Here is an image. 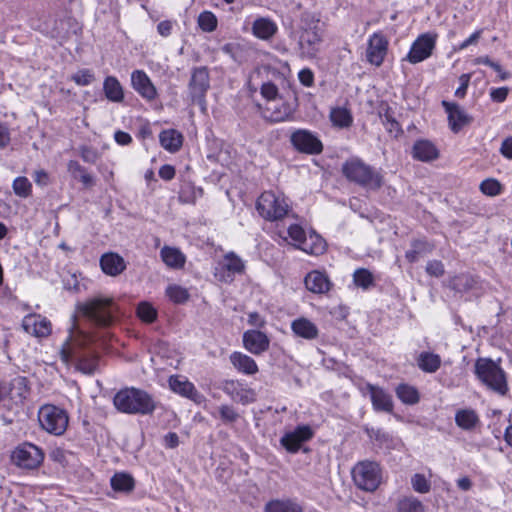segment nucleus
<instances>
[{"label": "nucleus", "mask_w": 512, "mask_h": 512, "mask_svg": "<svg viewBox=\"0 0 512 512\" xmlns=\"http://www.w3.org/2000/svg\"><path fill=\"white\" fill-rule=\"evenodd\" d=\"M113 403L122 413L139 415H150L157 406L152 395L134 387L118 391L113 398Z\"/></svg>", "instance_id": "1"}, {"label": "nucleus", "mask_w": 512, "mask_h": 512, "mask_svg": "<svg viewBox=\"0 0 512 512\" xmlns=\"http://www.w3.org/2000/svg\"><path fill=\"white\" fill-rule=\"evenodd\" d=\"M117 310L110 297L95 296L77 304L78 313L97 327H109L114 323Z\"/></svg>", "instance_id": "2"}, {"label": "nucleus", "mask_w": 512, "mask_h": 512, "mask_svg": "<svg viewBox=\"0 0 512 512\" xmlns=\"http://www.w3.org/2000/svg\"><path fill=\"white\" fill-rule=\"evenodd\" d=\"M477 378L494 393L505 396L509 390L505 371L500 365L489 359L479 358L475 363Z\"/></svg>", "instance_id": "3"}, {"label": "nucleus", "mask_w": 512, "mask_h": 512, "mask_svg": "<svg viewBox=\"0 0 512 512\" xmlns=\"http://www.w3.org/2000/svg\"><path fill=\"white\" fill-rule=\"evenodd\" d=\"M342 173L349 181L367 189L378 190L383 184V176L358 158L343 163Z\"/></svg>", "instance_id": "4"}, {"label": "nucleus", "mask_w": 512, "mask_h": 512, "mask_svg": "<svg viewBox=\"0 0 512 512\" xmlns=\"http://www.w3.org/2000/svg\"><path fill=\"white\" fill-rule=\"evenodd\" d=\"M352 479L355 485L366 492H374L382 482V470L375 461H359L352 468Z\"/></svg>", "instance_id": "5"}, {"label": "nucleus", "mask_w": 512, "mask_h": 512, "mask_svg": "<svg viewBox=\"0 0 512 512\" xmlns=\"http://www.w3.org/2000/svg\"><path fill=\"white\" fill-rule=\"evenodd\" d=\"M256 208L259 214L269 221L281 220L291 211L286 198L272 191H265L259 196Z\"/></svg>", "instance_id": "6"}, {"label": "nucleus", "mask_w": 512, "mask_h": 512, "mask_svg": "<svg viewBox=\"0 0 512 512\" xmlns=\"http://www.w3.org/2000/svg\"><path fill=\"white\" fill-rule=\"evenodd\" d=\"M38 421L43 430L49 434L60 436L68 427L67 412L55 405L45 404L38 411Z\"/></svg>", "instance_id": "7"}, {"label": "nucleus", "mask_w": 512, "mask_h": 512, "mask_svg": "<svg viewBox=\"0 0 512 512\" xmlns=\"http://www.w3.org/2000/svg\"><path fill=\"white\" fill-rule=\"evenodd\" d=\"M210 88L209 70L205 66L195 67L191 70L188 83V93L193 103L198 104L203 111L206 110V93Z\"/></svg>", "instance_id": "8"}, {"label": "nucleus", "mask_w": 512, "mask_h": 512, "mask_svg": "<svg viewBox=\"0 0 512 512\" xmlns=\"http://www.w3.org/2000/svg\"><path fill=\"white\" fill-rule=\"evenodd\" d=\"M44 456L45 454L41 448L25 442L13 450L11 460L19 468L34 470L42 464Z\"/></svg>", "instance_id": "9"}, {"label": "nucleus", "mask_w": 512, "mask_h": 512, "mask_svg": "<svg viewBox=\"0 0 512 512\" xmlns=\"http://www.w3.org/2000/svg\"><path fill=\"white\" fill-rule=\"evenodd\" d=\"M290 141L294 148L306 154H319L323 150L321 141L310 131L299 129L291 134Z\"/></svg>", "instance_id": "10"}, {"label": "nucleus", "mask_w": 512, "mask_h": 512, "mask_svg": "<svg viewBox=\"0 0 512 512\" xmlns=\"http://www.w3.org/2000/svg\"><path fill=\"white\" fill-rule=\"evenodd\" d=\"M61 360L68 364L73 358L76 359V368L84 374H92L98 365V356L90 351L74 354L69 347H63L60 351Z\"/></svg>", "instance_id": "11"}, {"label": "nucleus", "mask_w": 512, "mask_h": 512, "mask_svg": "<svg viewBox=\"0 0 512 512\" xmlns=\"http://www.w3.org/2000/svg\"><path fill=\"white\" fill-rule=\"evenodd\" d=\"M388 40L381 33H374L368 40L366 60L374 65L381 66L388 51Z\"/></svg>", "instance_id": "12"}, {"label": "nucleus", "mask_w": 512, "mask_h": 512, "mask_svg": "<svg viewBox=\"0 0 512 512\" xmlns=\"http://www.w3.org/2000/svg\"><path fill=\"white\" fill-rule=\"evenodd\" d=\"M435 47V37L424 34L416 39L406 56V60L412 64H416L427 59Z\"/></svg>", "instance_id": "13"}, {"label": "nucleus", "mask_w": 512, "mask_h": 512, "mask_svg": "<svg viewBox=\"0 0 512 512\" xmlns=\"http://www.w3.org/2000/svg\"><path fill=\"white\" fill-rule=\"evenodd\" d=\"M220 266V271L216 272L215 275L224 282H231L234 275L243 274L245 271L244 261L234 252L225 254Z\"/></svg>", "instance_id": "14"}, {"label": "nucleus", "mask_w": 512, "mask_h": 512, "mask_svg": "<svg viewBox=\"0 0 512 512\" xmlns=\"http://www.w3.org/2000/svg\"><path fill=\"white\" fill-rule=\"evenodd\" d=\"M321 41L322 35L318 31L317 27L305 29L301 33L298 43L300 55L308 59L316 57Z\"/></svg>", "instance_id": "15"}, {"label": "nucleus", "mask_w": 512, "mask_h": 512, "mask_svg": "<svg viewBox=\"0 0 512 512\" xmlns=\"http://www.w3.org/2000/svg\"><path fill=\"white\" fill-rule=\"evenodd\" d=\"M442 106L448 114L449 127L454 133H458L464 126L472 122V117L457 103L442 101Z\"/></svg>", "instance_id": "16"}, {"label": "nucleus", "mask_w": 512, "mask_h": 512, "mask_svg": "<svg viewBox=\"0 0 512 512\" xmlns=\"http://www.w3.org/2000/svg\"><path fill=\"white\" fill-rule=\"evenodd\" d=\"M313 437L312 429L307 426H298L295 430L286 433L281 439V445L290 453L299 451L302 443Z\"/></svg>", "instance_id": "17"}, {"label": "nucleus", "mask_w": 512, "mask_h": 512, "mask_svg": "<svg viewBox=\"0 0 512 512\" xmlns=\"http://www.w3.org/2000/svg\"><path fill=\"white\" fill-rule=\"evenodd\" d=\"M133 89L145 100L153 101L157 97V89L143 70H135L131 74Z\"/></svg>", "instance_id": "18"}, {"label": "nucleus", "mask_w": 512, "mask_h": 512, "mask_svg": "<svg viewBox=\"0 0 512 512\" xmlns=\"http://www.w3.org/2000/svg\"><path fill=\"white\" fill-rule=\"evenodd\" d=\"M294 113V107L283 97L267 103L265 117L271 122L289 120Z\"/></svg>", "instance_id": "19"}, {"label": "nucleus", "mask_w": 512, "mask_h": 512, "mask_svg": "<svg viewBox=\"0 0 512 512\" xmlns=\"http://www.w3.org/2000/svg\"><path fill=\"white\" fill-rule=\"evenodd\" d=\"M244 347L254 355H260L269 349L268 336L259 330H248L243 334Z\"/></svg>", "instance_id": "20"}, {"label": "nucleus", "mask_w": 512, "mask_h": 512, "mask_svg": "<svg viewBox=\"0 0 512 512\" xmlns=\"http://www.w3.org/2000/svg\"><path fill=\"white\" fill-rule=\"evenodd\" d=\"M22 327L28 334L36 337H46L51 333V323L45 317L29 314L23 318Z\"/></svg>", "instance_id": "21"}, {"label": "nucleus", "mask_w": 512, "mask_h": 512, "mask_svg": "<svg viewBox=\"0 0 512 512\" xmlns=\"http://www.w3.org/2000/svg\"><path fill=\"white\" fill-rule=\"evenodd\" d=\"M169 385L174 392L194 401L197 404H201L205 400L203 394H201L195 388L194 384L188 380L181 379L178 376H172L170 377Z\"/></svg>", "instance_id": "22"}, {"label": "nucleus", "mask_w": 512, "mask_h": 512, "mask_svg": "<svg viewBox=\"0 0 512 512\" xmlns=\"http://www.w3.org/2000/svg\"><path fill=\"white\" fill-rule=\"evenodd\" d=\"M278 31L276 23L267 17H259L252 24V34L261 40L272 39Z\"/></svg>", "instance_id": "23"}, {"label": "nucleus", "mask_w": 512, "mask_h": 512, "mask_svg": "<svg viewBox=\"0 0 512 512\" xmlns=\"http://www.w3.org/2000/svg\"><path fill=\"white\" fill-rule=\"evenodd\" d=\"M291 330L297 337L306 340H314L319 335L317 326L305 317H300L292 321Z\"/></svg>", "instance_id": "24"}, {"label": "nucleus", "mask_w": 512, "mask_h": 512, "mask_svg": "<svg viewBox=\"0 0 512 512\" xmlns=\"http://www.w3.org/2000/svg\"><path fill=\"white\" fill-rule=\"evenodd\" d=\"M102 271L110 276H117L126 269L124 259L116 253H106L100 259Z\"/></svg>", "instance_id": "25"}, {"label": "nucleus", "mask_w": 512, "mask_h": 512, "mask_svg": "<svg viewBox=\"0 0 512 512\" xmlns=\"http://www.w3.org/2000/svg\"><path fill=\"white\" fill-rule=\"evenodd\" d=\"M412 155L414 159L429 162L437 159L439 153L432 142L428 140H418L413 145Z\"/></svg>", "instance_id": "26"}, {"label": "nucleus", "mask_w": 512, "mask_h": 512, "mask_svg": "<svg viewBox=\"0 0 512 512\" xmlns=\"http://www.w3.org/2000/svg\"><path fill=\"white\" fill-rule=\"evenodd\" d=\"M305 286L313 293L322 294L330 290L331 282L325 274L312 271L305 277Z\"/></svg>", "instance_id": "27"}, {"label": "nucleus", "mask_w": 512, "mask_h": 512, "mask_svg": "<svg viewBox=\"0 0 512 512\" xmlns=\"http://www.w3.org/2000/svg\"><path fill=\"white\" fill-rule=\"evenodd\" d=\"M367 388L371 394V401L375 410L385 412L392 411L393 402L389 394L372 384H368Z\"/></svg>", "instance_id": "28"}, {"label": "nucleus", "mask_w": 512, "mask_h": 512, "mask_svg": "<svg viewBox=\"0 0 512 512\" xmlns=\"http://www.w3.org/2000/svg\"><path fill=\"white\" fill-rule=\"evenodd\" d=\"M265 512H304L303 507L291 498L273 499L265 504Z\"/></svg>", "instance_id": "29"}, {"label": "nucleus", "mask_w": 512, "mask_h": 512, "mask_svg": "<svg viewBox=\"0 0 512 512\" xmlns=\"http://www.w3.org/2000/svg\"><path fill=\"white\" fill-rule=\"evenodd\" d=\"M434 245L425 239H414L411 242V248L406 251L405 258L408 262H417L420 258L430 254Z\"/></svg>", "instance_id": "30"}, {"label": "nucleus", "mask_w": 512, "mask_h": 512, "mask_svg": "<svg viewBox=\"0 0 512 512\" xmlns=\"http://www.w3.org/2000/svg\"><path fill=\"white\" fill-rule=\"evenodd\" d=\"M105 97L114 103H121L124 100V90L119 80L114 76H107L103 82Z\"/></svg>", "instance_id": "31"}, {"label": "nucleus", "mask_w": 512, "mask_h": 512, "mask_svg": "<svg viewBox=\"0 0 512 512\" xmlns=\"http://www.w3.org/2000/svg\"><path fill=\"white\" fill-rule=\"evenodd\" d=\"M233 366L240 372L253 375L258 372V366L253 358L240 352H234L230 356Z\"/></svg>", "instance_id": "32"}, {"label": "nucleus", "mask_w": 512, "mask_h": 512, "mask_svg": "<svg viewBox=\"0 0 512 512\" xmlns=\"http://www.w3.org/2000/svg\"><path fill=\"white\" fill-rule=\"evenodd\" d=\"M163 262L171 268L180 269L184 266L186 257L175 247L164 246L160 251Z\"/></svg>", "instance_id": "33"}, {"label": "nucleus", "mask_w": 512, "mask_h": 512, "mask_svg": "<svg viewBox=\"0 0 512 512\" xmlns=\"http://www.w3.org/2000/svg\"><path fill=\"white\" fill-rule=\"evenodd\" d=\"M161 146L170 152H177L183 143V136L174 129L164 130L159 135Z\"/></svg>", "instance_id": "34"}, {"label": "nucleus", "mask_w": 512, "mask_h": 512, "mask_svg": "<svg viewBox=\"0 0 512 512\" xmlns=\"http://www.w3.org/2000/svg\"><path fill=\"white\" fill-rule=\"evenodd\" d=\"M417 364L422 371L434 373L441 366V358L438 354L422 352L417 359Z\"/></svg>", "instance_id": "35"}, {"label": "nucleus", "mask_w": 512, "mask_h": 512, "mask_svg": "<svg viewBox=\"0 0 512 512\" xmlns=\"http://www.w3.org/2000/svg\"><path fill=\"white\" fill-rule=\"evenodd\" d=\"M455 422L460 428L464 430H471L478 424L479 418L474 410L463 409L457 411L455 415Z\"/></svg>", "instance_id": "36"}, {"label": "nucleus", "mask_w": 512, "mask_h": 512, "mask_svg": "<svg viewBox=\"0 0 512 512\" xmlns=\"http://www.w3.org/2000/svg\"><path fill=\"white\" fill-rule=\"evenodd\" d=\"M397 397L405 404L413 405L419 402V393L417 389L408 384H400L396 388Z\"/></svg>", "instance_id": "37"}, {"label": "nucleus", "mask_w": 512, "mask_h": 512, "mask_svg": "<svg viewBox=\"0 0 512 512\" xmlns=\"http://www.w3.org/2000/svg\"><path fill=\"white\" fill-rule=\"evenodd\" d=\"M330 119L335 126L340 128H347L351 126L353 121L350 111L342 107L332 109Z\"/></svg>", "instance_id": "38"}, {"label": "nucleus", "mask_w": 512, "mask_h": 512, "mask_svg": "<svg viewBox=\"0 0 512 512\" xmlns=\"http://www.w3.org/2000/svg\"><path fill=\"white\" fill-rule=\"evenodd\" d=\"M397 512H425V507L416 497L408 496L399 499Z\"/></svg>", "instance_id": "39"}, {"label": "nucleus", "mask_w": 512, "mask_h": 512, "mask_svg": "<svg viewBox=\"0 0 512 512\" xmlns=\"http://www.w3.org/2000/svg\"><path fill=\"white\" fill-rule=\"evenodd\" d=\"M111 486L115 491L129 492L134 488V479L125 473H117L111 478Z\"/></svg>", "instance_id": "40"}, {"label": "nucleus", "mask_w": 512, "mask_h": 512, "mask_svg": "<svg viewBox=\"0 0 512 512\" xmlns=\"http://www.w3.org/2000/svg\"><path fill=\"white\" fill-rule=\"evenodd\" d=\"M300 248L307 253L319 255L325 251L326 243L318 235H310L309 240L306 239V242Z\"/></svg>", "instance_id": "41"}, {"label": "nucleus", "mask_w": 512, "mask_h": 512, "mask_svg": "<svg viewBox=\"0 0 512 512\" xmlns=\"http://www.w3.org/2000/svg\"><path fill=\"white\" fill-rule=\"evenodd\" d=\"M353 281L357 287H361L363 289H368L374 284L372 273L365 268H359L354 272Z\"/></svg>", "instance_id": "42"}, {"label": "nucleus", "mask_w": 512, "mask_h": 512, "mask_svg": "<svg viewBox=\"0 0 512 512\" xmlns=\"http://www.w3.org/2000/svg\"><path fill=\"white\" fill-rule=\"evenodd\" d=\"M217 23L216 16L210 11H204L198 16V25L204 32H213Z\"/></svg>", "instance_id": "43"}, {"label": "nucleus", "mask_w": 512, "mask_h": 512, "mask_svg": "<svg viewBox=\"0 0 512 512\" xmlns=\"http://www.w3.org/2000/svg\"><path fill=\"white\" fill-rule=\"evenodd\" d=\"M137 315L142 321L152 323L157 317V311L151 304L141 302L137 307Z\"/></svg>", "instance_id": "44"}, {"label": "nucleus", "mask_w": 512, "mask_h": 512, "mask_svg": "<svg viewBox=\"0 0 512 512\" xmlns=\"http://www.w3.org/2000/svg\"><path fill=\"white\" fill-rule=\"evenodd\" d=\"M411 485L414 491L425 494L431 489L430 481L425 477L424 474L416 473L411 478Z\"/></svg>", "instance_id": "45"}, {"label": "nucleus", "mask_w": 512, "mask_h": 512, "mask_svg": "<svg viewBox=\"0 0 512 512\" xmlns=\"http://www.w3.org/2000/svg\"><path fill=\"white\" fill-rule=\"evenodd\" d=\"M166 293L173 302L178 304L185 303L189 298L188 291L177 285L169 286Z\"/></svg>", "instance_id": "46"}, {"label": "nucleus", "mask_w": 512, "mask_h": 512, "mask_svg": "<svg viewBox=\"0 0 512 512\" xmlns=\"http://www.w3.org/2000/svg\"><path fill=\"white\" fill-rule=\"evenodd\" d=\"M32 185L26 177H17L13 181V190L16 195L26 198L31 193Z\"/></svg>", "instance_id": "47"}, {"label": "nucleus", "mask_w": 512, "mask_h": 512, "mask_svg": "<svg viewBox=\"0 0 512 512\" xmlns=\"http://www.w3.org/2000/svg\"><path fill=\"white\" fill-rule=\"evenodd\" d=\"M71 79L79 86H87L95 80V75L90 69H81L73 74Z\"/></svg>", "instance_id": "48"}, {"label": "nucleus", "mask_w": 512, "mask_h": 512, "mask_svg": "<svg viewBox=\"0 0 512 512\" xmlns=\"http://www.w3.org/2000/svg\"><path fill=\"white\" fill-rule=\"evenodd\" d=\"M480 191L488 196H496L501 193V184L496 179H486L481 182Z\"/></svg>", "instance_id": "49"}, {"label": "nucleus", "mask_w": 512, "mask_h": 512, "mask_svg": "<svg viewBox=\"0 0 512 512\" xmlns=\"http://www.w3.org/2000/svg\"><path fill=\"white\" fill-rule=\"evenodd\" d=\"M261 95L268 101V103L282 97L278 93L277 86L272 82H266L261 86Z\"/></svg>", "instance_id": "50"}, {"label": "nucleus", "mask_w": 512, "mask_h": 512, "mask_svg": "<svg viewBox=\"0 0 512 512\" xmlns=\"http://www.w3.org/2000/svg\"><path fill=\"white\" fill-rule=\"evenodd\" d=\"M288 234L292 240L298 243V247L303 246L306 242V234L303 228L297 224H292L288 228Z\"/></svg>", "instance_id": "51"}, {"label": "nucleus", "mask_w": 512, "mask_h": 512, "mask_svg": "<svg viewBox=\"0 0 512 512\" xmlns=\"http://www.w3.org/2000/svg\"><path fill=\"white\" fill-rule=\"evenodd\" d=\"M426 272L430 276L441 277L445 273L444 265L439 260H431L426 265Z\"/></svg>", "instance_id": "52"}, {"label": "nucleus", "mask_w": 512, "mask_h": 512, "mask_svg": "<svg viewBox=\"0 0 512 512\" xmlns=\"http://www.w3.org/2000/svg\"><path fill=\"white\" fill-rule=\"evenodd\" d=\"M16 385L19 387L23 386L24 379H18L12 383H0V402L11 395L12 390Z\"/></svg>", "instance_id": "53"}, {"label": "nucleus", "mask_w": 512, "mask_h": 512, "mask_svg": "<svg viewBox=\"0 0 512 512\" xmlns=\"http://www.w3.org/2000/svg\"><path fill=\"white\" fill-rule=\"evenodd\" d=\"M80 155L83 161L91 164L96 163L99 157L97 151L94 148L88 146L80 147Z\"/></svg>", "instance_id": "54"}, {"label": "nucleus", "mask_w": 512, "mask_h": 512, "mask_svg": "<svg viewBox=\"0 0 512 512\" xmlns=\"http://www.w3.org/2000/svg\"><path fill=\"white\" fill-rule=\"evenodd\" d=\"M220 415L224 421L229 423L236 421L238 418V414L233 409V407L228 405H223L220 407Z\"/></svg>", "instance_id": "55"}, {"label": "nucleus", "mask_w": 512, "mask_h": 512, "mask_svg": "<svg viewBox=\"0 0 512 512\" xmlns=\"http://www.w3.org/2000/svg\"><path fill=\"white\" fill-rule=\"evenodd\" d=\"M11 142V133L9 127L0 122V149H5Z\"/></svg>", "instance_id": "56"}, {"label": "nucleus", "mask_w": 512, "mask_h": 512, "mask_svg": "<svg viewBox=\"0 0 512 512\" xmlns=\"http://www.w3.org/2000/svg\"><path fill=\"white\" fill-rule=\"evenodd\" d=\"M298 78L300 83L306 87H310L314 83V74L308 68L302 69L298 74Z\"/></svg>", "instance_id": "57"}, {"label": "nucleus", "mask_w": 512, "mask_h": 512, "mask_svg": "<svg viewBox=\"0 0 512 512\" xmlns=\"http://www.w3.org/2000/svg\"><path fill=\"white\" fill-rule=\"evenodd\" d=\"M68 172L74 177L79 178L81 174H83L86 169L81 166L77 161L70 160L67 164Z\"/></svg>", "instance_id": "58"}, {"label": "nucleus", "mask_w": 512, "mask_h": 512, "mask_svg": "<svg viewBox=\"0 0 512 512\" xmlns=\"http://www.w3.org/2000/svg\"><path fill=\"white\" fill-rule=\"evenodd\" d=\"M508 91L507 87L492 89L490 92L491 99L495 102H503L507 98Z\"/></svg>", "instance_id": "59"}, {"label": "nucleus", "mask_w": 512, "mask_h": 512, "mask_svg": "<svg viewBox=\"0 0 512 512\" xmlns=\"http://www.w3.org/2000/svg\"><path fill=\"white\" fill-rule=\"evenodd\" d=\"M222 52L230 56L234 61H237L239 54V45L235 43H227L222 46Z\"/></svg>", "instance_id": "60"}, {"label": "nucleus", "mask_w": 512, "mask_h": 512, "mask_svg": "<svg viewBox=\"0 0 512 512\" xmlns=\"http://www.w3.org/2000/svg\"><path fill=\"white\" fill-rule=\"evenodd\" d=\"M470 76L467 74H463L460 76L461 85L455 91V96L459 98H463L466 95V91L469 85Z\"/></svg>", "instance_id": "61"}, {"label": "nucleus", "mask_w": 512, "mask_h": 512, "mask_svg": "<svg viewBox=\"0 0 512 512\" xmlns=\"http://www.w3.org/2000/svg\"><path fill=\"white\" fill-rule=\"evenodd\" d=\"M239 383L234 380H226L222 385V389L228 395L235 397L238 394Z\"/></svg>", "instance_id": "62"}, {"label": "nucleus", "mask_w": 512, "mask_h": 512, "mask_svg": "<svg viewBox=\"0 0 512 512\" xmlns=\"http://www.w3.org/2000/svg\"><path fill=\"white\" fill-rule=\"evenodd\" d=\"M159 176L166 181H169L175 176V168L172 165L165 164L159 169Z\"/></svg>", "instance_id": "63"}, {"label": "nucleus", "mask_w": 512, "mask_h": 512, "mask_svg": "<svg viewBox=\"0 0 512 512\" xmlns=\"http://www.w3.org/2000/svg\"><path fill=\"white\" fill-rule=\"evenodd\" d=\"M500 152L507 159H512V137H509L502 142Z\"/></svg>", "instance_id": "64"}]
</instances>
